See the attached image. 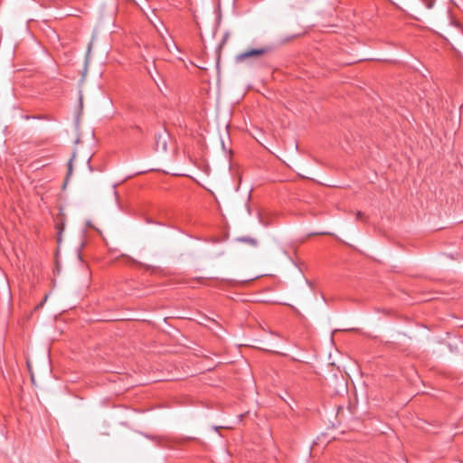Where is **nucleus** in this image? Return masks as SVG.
<instances>
[{"instance_id": "5", "label": "nucleus", "mask_w": 463, "mask_h": 463, "mask_svg": "<svg viewBox=\"0 0 463 463\" xmlns=\"http://www.w3.org/2000/svg\"><path fill=\"white\" fill-rule=\"evenodd\" d=\"M71 161L69 164V174H71Z\"/></svg>"}, {"instance_id": "2", "label": "nucleus", "mask_w": 463, "mask_h": 463, "mask_svg": "<svg viewBox=\"0 0 463 463\" xmlns=\"http://www.w3.org/2000/svg\"><path fill=\"white\" fill-rule=\"evenodd\" d=\"M240 241H242V242H245V243H248L250 245H252V246H256L257 245V240L254 239V238H250V237H241V238H239L238 239Z\"/></svg>"}, {"instance_id": "3", "label": "nucleus", "mask_w": 463, "mask_h": 463, "mask_svg": "<svg viewBox=\"0 0 463 463\" xmlns=\"http://www.w3.org/2000/svg\"><path fill=\"white\" fill-rule=\"evenodd\" d=\"M356 220H357V221H361V222H365V221H366V218L364 217V213H362V212H357V213H356Z\"/></svg>"}, {"instance_id": "4", "label": "nucleus", "mask_w": 463, "mask_h": 463, "mask_svg": "<svg viewBox=\"0 0 463 463\" xmlns=\"http://www.w3.org/2000/svg\"><path fill=\"white\" fill-rule=\"evenodd\" d=\"M426 7L430 9L433 6V1L432 0H424Z\"/></svg>"}, {"instance_id": "1", "label": "nucleus", "mask_w": 463, "mask_h": 463, "mask_svg": "<svg viewBox=\"0 0 463 463\" xmlns=\"http://www.w3.org/2000/svg\"><path fill=\"white\" fill-rule=\"evenodd\" d=\"M264 53V51L261 49H252L250 51L242 52L237 56V60L243 61L246 58H250L252 56H259Z\"/></svg>"}]
</instances>
